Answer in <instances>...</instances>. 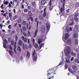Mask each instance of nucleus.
Wrapping results in <instances>:
<instances>
[{"mask_svg": "<svg viewBox=\"0 0 79 79\" xmlns=\"http://www.w3.org/2000/svg\"><path fill=\"white\" fill-rule=\"evenodd\" d=\"M54 72V70L53 69H49L48 71V74H47L48 76V79H50L51 78H52L53 77V75L54 73H53Z\"/></svg>", "mask_w": 79, "mask_h": 79, "instance_id": "nucleus-1", "label": "nucleus"}, {"mask_svg": "<svg viewBox=\"0 0 79 79\" xmlns=\"http://www.w3.org/2000/svg\"><path fill=\"white\" fill-rule=\"evenodd\" d=\"M32 56H34V58H33L34 61H37V54H36L35 50H34Z\"/></svg>", "mask_w": 79, "mask_h": 79, "instance_id": "nucleus-2", "label": "nucleus"}, {"mask_svg": "<svg viewBox=\"0 0 79 79\" xmlns=\"http://www.w3.org/2000/svg\"><path fill=\"white\" fill-rule=\"evenodd\" d=\"M70 50H71V48L69 46L67 47V49L66 50V53H65L66 56H69V55L70 53Z\"/></svg>", "mask_w": 79, "mask_h": 79, "instance_id": "nucleus-3", "label": "nucleus"}, {"mask_svg": "<svg viewBox=\"0 0 79 79\" xmlns=\"http://www.w3.org/2000/svg\"><path fill=\"white\" fill-rule=\"evenodd\" d=\"M38 25H39V22H38L37 23V26H36V31L35 32L34 34V38L37 36V34H38V32H39V29H38Z\"/></svg>", "mask_w": 79, "mask_h": 79, "instance_id": "nucleus-4", "label": "nucleus"}, {"mask_svg": "<svg viewBox=\"0 0 79 79\" xmlns=\"http://www.w3.org/2000/svg\"><path fill=\"white\" fill-rule=\"evenodd\" d=\"M18 44L20 46H22L23 44V41L21 40H18Z\"/></svg>", "mask_w": 79, "mask_h": 79, "instance_id": "nucleus-5", "label": "nucleus"}, {"mask_svg": "<svg viewBox=\"0 0 79 79\" xmlns=\"http://www.w3.org/2000/svg\"><path fill=\"white\" fill-rule=\"evenodd\" d=\"M14 52L16 53V42H15V45H14Z\"/></svg>", "mask_w": 79, "mask_h": 79, "instance_id": "nucleus-6", "label": "nucleus"}, {"mask_svg": "<svg viewBox=\"0 0 79 79\" xmlns=\"http://www.w3.org/2000/svg\"><path fill=\"white\" fill-rule=\"evenodd\" d=\"M31 4L35 8H36V6H37L36 5V3H35V2H32Z\"/></svg>", "mask_w": 79, "mask_h": 79, "instance_id": "nucleus-7", "label": "nucleus"}, {"mask_svg": "<svg viewBox=\"0 0 79 79\" xmlns=\"http://www.w3.org/2000/svg\"><path fill=\"white\" fill-rule=\"evenodd\" d=\"M41 32H45V27H42L41 29Z\"/></svg>", "mask_w": 79, "mask_h": 79, "instance_id": "nucleus-8", "label": "nucleus"}, {"mask_svg": "<svg viewBox=\"0 0 79 79\" xmlns=\"http://www.w3.org/2000/svg\"><path fill=\"white\" fill-rule=\"evenodd\" d=\"M46 25H47V30L48 31L47 32H48L49 31V29H50V25L48 23L46 24Z\"/></svg>", "mask_w": 79, "mask_h": 79, "instance_id": "nucleus-9", "label": "nucleus"}, {"mask_svg": "<svg viewBox=\"0 0 79 79\" xmlns=\"http://www.w3.org/2000/svg\"><path fill=\"white\" fill-rule=\"evenodd\" d=\"M8 52L9 53L10 56H13V55L14 54V52H13V51L11 50H9L8 51Z\"/></svg>", "mask_w": 79, "mask_h": 79, "instance_id": "nucleus-10", "label": "nucleus"}, {"mask_svg": "<svg viewBox=\"0 0 79 79\" xmlns=\"http://www.w3.org/2000/svg\"><path fill=\"white\" fill-rule=\"evenodd\" d=\"M66 0H61V3H63V7H64V9H63V11H64V2Z\"/></svg>", "mask_w": 79, "mask_h": 79, "instance_id": "nucleus-11", "label": "nucleus"}, {"mask_svg": "<svg viewBox=\"0 0 79 79\" xmlns=\"http://www.w3.org/2000/svg\"><path fill=\"white\" fill-rule=\"evenodd\" d=\"M67 42L68 44H71V38L67 40Z\"/></svg>", "mask_w": 79, "mask_h": 79, "instance_id": "nucleus-12", "label": "nucleus"}, {"mask_svg": "<svg viewBox=\"0 0 79 79\" xmlns=\"http://www.w3.org/2000/svg\"><path fill=\"white\" fill-rule=\"evenodd\" d=\"M73 69L74 70H77V67L76 65H73L72 66Z\"/></svg>", "mask_w": 79, "mask_h": 79, "instance_id": "nucleus-13", "label": "nucleus"}, {"mask_svg": "<svg viewBox=\"0 0 79 79\" xmlns=\"http://www.w3.org/2000/svg\"><path fill=\"white\" fill-rule=\"evenodd\" d=\"M69 37V34L68 33H66L65 34V40H67L68 38Z\"/></svg>", "mask_w": 79, "mask_h": 79, "instance_id": "nucleus-14", "label": "nucleus"}, {"mask_svg": "<svg viewBox=\"0 0 79 79\" xmlns=\"http://www.w3.org/2000/svg\"><path fill=\"white\" fill-rule=\"evenodd\" d=\"M46 3V1L45 0H42L41 1V4L43 5H44V4H45Z\"/></svg>", "mask_w": 79, "mask_h": 79, "instance_id": "nucleus-15", "label": "nucleus"}, {"mask_svg": "<svg viewBox=\"0 0 79 79\" xmlns=\"http://www.w3.org/2000/svg\"><path fill=\"white\" fill-rule=\"evenodd\" d=\"M52 2H54V1H55V0H50L49 1V5L50 6L52 5Z\"/></svg>", "mask_w": 79, "mask_h": 79, "instance_id": "nucleus-16", "label": "nucleus"}, {"mask_svg": "<svg viewBox=\"0 0 79 79\" xmlns=\"http://www.w3.org/2000/svg\"><path fill=\"white\" fill-rule=\"evenodd\" d=\"M34 46L35 48H37L39 47V45L37 43H35L34 45Z\"/></svg>", "mask_w": 79, "mask_h": 79, "instance_id": "nucleus-17", "label": "nucleus"}, {"mask_svg": "<svg viewBox=\"0 0 79 79\" xmlns=\"http://www.w3.org/2000/svg\"><path fill=\"white\" fill-rule=\"evenodd\" d=\"M42 39H38V42L39 44H40L42 42Z\"/></svg>", "mask_w": 79, "mask_h": 79, "instance_id": "nucleus-18", "label": "nucleus"}, {"mask_svg": "<svg viewBox=\"0 0 79 79\" xmlns=\"http://www.w3.org/2000/svg\"><path fill=\"white\" fill-rule=\"evenodd\" d=\"M71 54L72 56H74V57H75L76 56V54L75 53H74L73 52H72Z\"/></svg>", "mask_w": 79, "mask_h": 79, "instance_id": "nucleus-19", "label": "nucleus"}, {"mask_svg": "<svg viewBox=\"0 0 79 79\" xmlns=\"http://www.w3.org/2000/svg\"><path fill=\"white\" fill-rule=\"evenodd\" d=\"M65 62L67 63H70V59L68 58L67 59L65 60Z\"/></svg>", "mask_w": 79, "mask_h": 79, "instance_id": "nucleus-20", "label": "nucleus"}, {"mask_svg": "<svg viewBox=\"0 0 79 79\" xmlns=\"http://www.w3.org/2000/svg\"><path fill=\"white\" fill-rule=\"evenodd\" d=\"M22 24L23 26H26L27 24V23L26 22V21H23V22Z\"/></svg>", "mask_w": 79, "mask_h": 79, "instance_id": "nucleus-21", "label": "nucleus"}, {"mask_svg": "<svg viewBox=\"0 0 79 79\" xmlns=\"http://www.w3.org/2000/svg\"><path fill=\"white\" fill-rule=\"evenodd\" d=\"M31 11L32 12V13H35V8H32L31 9Z\"/></svg>", "mask_w": 79, "mask_h": 79, "instance_id": "nucleus-22", "label": "nucleus"}, {"mask_svg": "<svg viewBox=\"0 0 79 79\" xmlns=\"http://www.w3.org/2000/svg\"><path fill=\"white\" fill-rule=\"evenodd\" d=\"M79 16V13L78 12H76L75 13L74 17H77Z\"/></svg>", "mask_w": 79, "mask_h": 79, "instance_id": "nucleus-23", "label": "nucleus"}, {"mask_svg": "<svg viewBox=\"0 0 79 79\" xmlns=\"http://www.w3.org/2000/svg\"><path fill=\"white\" fill-rule=\"evenodd\" d=\"M44 43H42L40 44V48H42V47H44Z\"/></svg>", "mask_w": 79, "mask_h": 79, "instance_id": "nucleus-24", "label": "nucleus"}, {"mask_svg": "<svg viewBox=\"0 0 79 79\" xmlns=\"http://www.w3.org/2000/svg\"><path fill=\"white\" fill-rule=\"evenodd\" d=\"M22 29H23V31H26V30H27V29H26V27L24 26H23V27Z\"/></svg>", "mask_w": 79, "mask_h": 79, "instance_id": "nucleus-25", "label": "nucleus"}, {"mask_svg": "<svg viewBox=\"0 0 79 79\" xmlns=\"http://www.w3.org/2000/svg\"><path fill=\"white\" fill-rule=\"evenodd\" d=\"M74 20L75 21H77L78 20H79V19L77 17H74Z\"/></svg>", "mask_w": 79, "mask_h": 79, "instance_id": "nucleus-26", "label": "nucleus"}, {"mask_svg": "<svg viewBox=\"0 0 79 79\" xmlns=\"http://www.w3.org/2000/svg\"><path fill=\"white\" fill-rule=\"evenodd\" d=\"M75 7L76 8H78L79 6V3H76L75 6Z\"/></svg>", "mask_w": 79, "mask_h": 79, "instance_id": "nucleus-27", "label": "nucleus"}, {"mask_svg": "<svg viewBox=\"0 0 79 79\" xmlns=\"http://www.w3.org/2000/svg\"><path fill=\"white\" fill-rule=\"evenodd\" d=\"M25 48L26 49V50H27V49H28V48H29V46H28L27 45V44H25Z\"/></svg>", "mask_w": 79, "mask_h": 79, "instance_id": "nucleus-28", "label": "nucleus"}, {"mask_svg": "<svg viewBox=\"0 0 79 79\" xmlns=\"http://www.w3.org/2000/svg\"><path fill=\"white\" fill-rule=\"evenodd\" d=\"M75 43L77 45L78 44V40L77 39H76V40H75Z\"/></svg>", "mask_w": 79, "mask_h": 79, "instance_id": "nucleus-29", "label": "nucleus"}, {"mask_svg": "<svg viewBox=\"0 0 79 79\" xmlns=\"http://www.w3.org/2000/svg\"><path fill=\"white\" fill-rule=\"evenodd\" d=\"M3 47L4 48H6V44L5 43H3Z\"/></svg>", "mask_w": 79, "mask_h": 79, "instance_id": "nucleus-30", "label": "nucleus"}, {"mask_svg": "<svg viewBox=\"0 0 79 79\" xmlns=\"http://www.w3.org/2000/svg\"><path fill=\"white\" fill-rule=\"evenodd\" d=\"M18 48L19 51V52H21V47H20L19 46H18Z\"/></svg>", "mask_w": 79, "mask_h": 79, "instance_id": "nucleus-31", "label": "nucleus"}, {"mask_svg": "<svg viewBox=\"0 0 79 79\" xmlns=\"http://www.w3.org/2000/svg\"><path fill=\"white\" fill-rule=\"evenodd\" d=\"M75 61L76 63H79V59H75Z\"/></svg>", "mask_w": 79, "mask_h": 79, "instance_id": "nucleus-32", "label": "nucleus"}, {"mask_svg": "<svg viewBox=\"0 0 79 79\" xmlns=\"http://www.w3.org/2000/svg\"><path fill=\"white\" fill-rule=\"evenodd\" d=\"M77 35H76V33H74L73 34V37L74 38H77Z\"/></svg>", "mask_w": 79, "mask_h": 79, "instance_id": "nucleus-33", "label": "nucleus"}, {"mask_svg": "<svg viewBox=\"0 0 79 79\" xmlns=\"http://www.w3.org/2000/svg\"><path fill=\"white\" fill-rule=\"evenodd\" d=\"M18 15H15L13 17V19H16L18 18Z\"/></svg>", "mask_w": 79, "mask_h": 79, "instance_id": "nucleus-34", "label": "nucleus"}, {"mask_svg": "<svg viewBox=\"0 0 79 79\" xmlns=\"http://www.w3.org/2000/svg\"><path fill=\"white\" fill-rule=\"evenodd\" d=\"M29 18L30 19H31V21L32 22L33 21H34V19H33V17H29Z\"/></svg>", "mask_w": 79, "mask_h": 79, "instance_id": "nucleus-35", "label": "nucleus"}, {"mask_svg": "<svg viewBox=\"0 0 79 79\" xmlns=\"http://www.w3.org/2000/svg\"><path fill=\"white\" fill-rule=\"evenodd\" d=\"M28 11V10L27 9H24V11L25 13H27Z\"/></svg>", "mask_w": 79, "mask_h": 79, "instance_id": "nucleus-36", "label": "nucleus"}, {"mask_svg": "<svg viewBox=\"0 0 79 79\" xmlns=\"http://www.w3.org/2000/svg\"><path fill=\"white\" fill-rule=\"evenodd\" d=\"M9 3V2L8 1H6L4 2V4H5V5H7L8 4V3Z\"/></svg>", "mask_w": 79, "mask_h": 79, "instance_id": "nucleus-37", "label": "nucleus"}, {"mask_svg": "<svg viewBox=\"0 0 79 79\" xmlns=\"http://www.w3.org/2000/svg\"><path fill=\"white\" fill-rule=\"evenodd\" d=\"M8 40L9 42H10L11 41V38H8Z\"/></svg>", "mask_w": 79, "mask_h": 79, "instance_id": "nucleus-38", "label": "nucleus"}, {"mask_svg": "<svg viewBox=\"0 0 79 79\" xmlns=\"http://www.w3.org/2000/svg\"><path fill=\"white\" fill-rule=\"evenodd\" d=\"M9 15L10 18H12V15H11V13H9Z\"/></svg>", "mask_w": 79, "mask_h": 79, "instance_id": "nucleus-39", "label": "nucleus"}, {"mask_svg": "<svg viewBox=\"0 0 79 79\" xmlns=\"http://www.w3.org/2000/svg\"><path fill=\"white\" fill-rule=\"evenodd\" d=\"M18 23H20L21 22V19H20L17 21Z\"/></svg>", "mask_w": 79, "mask_h": 79, "instance_id": "nucleus-40", "label": "nucleus"}, {"mask_svg": "<svg viewBox=\"0 0 79 79\" xmlns=\"http://www.w3.org/2000/svg\"><path fill=\"white\" fill-rule=\"evenodd\" d=\"M43 17H45L46 16V12H44Z\"/></svg>", "mask_w": 79, "mask_h": 79, "instance_id": "nucleus-41", "label": "nucleus"}, {"mask_svg": "<svg viewBox=\"0 0 79 79\" xmlns=\"http://www.w3.org/2000/svg\"><path fill=\"white\" fill-rule=\"evenodd\" d=\"M63 7H61L60 9V12L62 13L63 12Z\"/></svg>", "mask_w": 79, "mask_h": 79, "instance_id": "nucleus-42", "label": "nucleus"}, {"mask_svg": "<svg viewBox=\"0 0 79 79\" xmlns=\"http://www.w3.org/2000/svg\"><path fill=\"white\" fill-rule=\"evenodd\" d=\"M12 27V26H11V25H10L8 26V28H9V29H11Z\"/></svg>", "mask_w": 79, "mask_h": 79, "instance_id": "nucleus-43", "label": "nucleus"}, {"mask_svg": "<svg viewBox=\"0 0 79 79\" xmlns=\"http://www.w3.org/2000/svg\"><path fill=\"white\" fill-rule=\"evenodd\" d=\"M66 31L67 32H69V31H70L69 28H67L66 29Z\"/></svg>", "mask_w": 79, "mask_h": 79, "instance_id": "nucleus-44", "label": "nucleus"}, {"mask_svg": "<svg viewBox=\"0 0 79 79\" xmlns=\"http://www.w3.org/2000/svg\"><path fill=\"white\" fill-rule=\"evenodd\" d=\"M4 42L5 43H6V44H8V41H7L6 39H5L4 40Z\"/></svg>", "mask_w": 79, "mask_h": 79, "instance_id": "nucleus-45", "label": "nucleus"}, {"mask_svg": "<svg viewBox=\"0 0 79 79\" xmlns=\"http://www.w3.org/2000/svg\"><path fill=\"white\" fill-rule=\"evenodd\" d=\"M15 41H18V36H15Z\"/></svg>", "mask_w": 79, "mask_h": 79, "instance_id": "nucleus-46", "label": "nucleus"}, {"mask_svg": "<svg viewBox=\"0 0 79 79\" xmlns=\"http://www.w3.org/2000/svg\"><path fill=\"white\" fill-rule=\"evenodd\" d=\"M23 41L25 42H27V38L26 37H25V39H24Z\"/></svg>", "mask_w": 79, "mask_h": 79, "instance_id": "nucleus-47", "label": "nucleus"}, {"mask_svg": "<svg viewBox=\"0 0 79 79\" xmlns=\"http://www.w3.org/2000/svg\"><path fill=\"white\" fill-rule=\"evenodd\" d=\"M27 8L28 10H30L31 8V7L30 6H27Z\"/></svg>", "mask_w": 79, "mask_h": 79, "instance_id": "nucleus-48", "label": "nucleus"}, {"mask_svg": "<svg viewBox=\"0 0 79 79\" xmlns=\"http://www.w3.org/2000/svg\"><path fill=\"white\" fill-rule=\"evenodd\" d=\"M27 56H28V58H29V57H30V53L27 52Z\"/></svg>", "mask_w": 79, "mask_h": 79, "instance_id": "nucleus-49", "label": "nucleus"}, {"mask_svg": "<svg viewBox=\"0 0 79 79\" xmlns=\"http://www.w3.org/2000/svg\"><path fill=\"white\" fill-rule=\"evenodd\" d=\"M23 50L25 49V45H24V44H23Z\"/></svg>", "mask_w": 79, "mask_h": 79, "instance_id": "nucleus-50", "label": "nucleus"}, {"mask_svg": "<svg viewBox=\"0 0 79 79\" xmlns=\"http://www.w3.org/2000/svg\"><path fill=\"white\" fill-rule=\"evenodd\" d=\"M73 60H74V57H72L70 59V61H73Z\"/></svg>", "mask_w": 79, "mask_h": 79, "instance_id": "nucleus-51", "label": "nucleus"}, {"mask_svg": "<svg viewBox=\"0 0 79 79\" xmlns=\"http://www.w3.org/2000/svg\"><path fill=\"white\" fill-rule=\"evenodd\" d=\"M23 34L24 36H25V37H27V34H26V33L23 32Z\"/></svg>", "mask_w": 79, "mask_h": 79, "instance_id": "nucleus-52", "label": "nucleus"}, {"mask_svg": "<svg viewBox=\"0 0 79 79\" xmlns=\"http://www.w3.org/2000/svg\"><path fill=\"white\" fill-rule=\"evenodd\" d=\"M10 50H13V49L12 48V46L11 45H10Z\"/></svg>", "mask_w": 79, "mask_h": 79, "instance_id": "nucleus-53", "label": "nucleus"}, {"mask_svg": "<svg viewBox=\"0 0 79 79\" xmlns=\"http://www.w3.org/2000/svg\"><path fill=\"white\" fill-rule=\"evenodd\" d=\"M22 39L24 41V40L25 39V37H24V36H22Z\"/></svg>", "mask_w": 79, "mask_h": 79, "instance_id": "nucleus-54", "label": "nucleus"}, {"mask_svg": "<svg viewBox=\"0 0 79 79\" xmlns=\"http://www.w3.org/2000/svg\"><path fill=\"white\" fill-rule=\"evenodd\" d=\"M70 21H71V22H72V23H73V22H74V19L73 18L71 19Z\"/></svg>", "mask_w": 79, "mask_h": 79, "instance_id": "nucleus-55", "label": "nucleus"}, {"mask_svg": "<svg viewBox=\"0 0 79 79\" xmlns=\"http://www.w3.org/2000/svg\"><path fill=\"white\" fill-rule=\"evenodd\" d=\"M69 71L70 73H73V71L71 69L69 68Z\"/></svg>", "mask_w": 79, "mask_h": 79, "instance_id": "nucleus-56", "label": "nucleus"}, {"mask_svg": "<svg viewBox=\"0 0 79 79\" xmlns=\"http://www.w3.org/2000/svg\"><path fill=\"white\" fill-rule=\"evenodd\" d=\"M11 45H14V41L13 40H11Z\"/></svg>", "mask_w": 79, "mask_h": 79, "instance_id": "nucleus-57", "label": "nucleus"}, {"mask_svg": "<svg viewBox=\"0 0 79 79\" xmlns=\"http://www.w3.org/2000/svg\"><path fill=\"white\" fill-rule=\"evenodd\" d=\"M32 40V42H33V44H34V43H35V40L34 39H33Z\"/></svg>", "mask_w": 79, "mask_h": 79, "instance_id": "nucleus-58", "label": "nucleus"}, {"mask_svg": "<svg viewBox=\"0 0 79 79\" xmlns=\"http://www.w3.org/2000/svg\"><path fill=\"white\" fill-rule=\"evenodd\" d=\"M3 4H2V5L1 6V9H3L4 8L3 7Z\"/></svg>", "mask_w": 79, "mask_h": 79, "instance_id": "nucleus-59", "label": "nucleus"}, {"mask_svg": "<svg viewBox=\"0 0 79 79\" xmlns=\"http://www.w3.org/2000/svg\"><path fill=\"white\" fill-rule=\"evenodd\" d=\"M64 68L65 69H67L68 68V64H66L65 65Z\"/></svg>", "mask_w": 79, "mask_h": 79, "instance_id": "nucleus-60", "label": "nucleus"}, {"mask_svg": "<svg viewBox=\"0 0 79 79\" xmlns=\"http://www.w3.org/2000/svg\"><path fill=\"white\" fill-rule=\"evenodd\" d=\"M32 45H31V44H29V48H32Z\"/></svg>", "mask_w": 79, "mask_h": 79, "instance_id": "nucleus-61", "label": "nucleus"}, {"mask_svg": "<svg viewBox=\"0 0 79 79\" xmlns=\"http://www.w3.org/2000/svg\"><path fill=\"white\" fill-rule=\"evenodd\" d=\"M1 15H3V16H4V17L6 16V14H5L2 13V14H1Z\"/></svg>", "mask_w": 79, "mask_h": 79, "instance_id": "nucleus-62", "label": "nucleus"}, {"mask_svg": "<svg viewBox=\"0 0 79 79\" xmlns=\"http://www.w3.org/2000/svg\"><path fill=\"white\" fill-rule=\"evenodd\" d=\"M35 21L36 23L37 22V18H36L35 19Z\"/></svg>", "mask_w": 79, "mask_h": 79, "instance_id": "nucleus-63", "label": "nucleus"}, {"mask_svg": "<svg viewBox=\"0 0 79 79\" xmlns=\"http://www.w3.org/2000/svg\"><path fill=\"white\" fill-rule=\"evenodd\" d=\"M31 26L30 25L29 27V30H31Z\"/></svg>", "mask_w": 79, "mask_h": 79, "instance_id": "nucleus-64", "label": "nucleus"}]
</instances>
